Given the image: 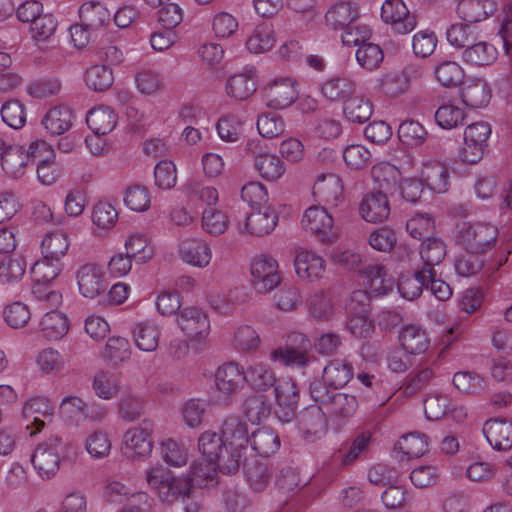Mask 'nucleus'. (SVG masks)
Returning a JSON list of instances; mask_svg holds the SVG:
<instances>
[{
  "label": "nucleus",
  "instance_id": "26",
  "mask_svg": "<svg viewBox=\"0 0 512 512\" xmlns=\"http://www.w3.org/2000/svg\"><path fill=\"white\" fill-rule=\"evenodd\" d=\"M387 195L379 192L368 194L360 204L361 216L367 222H382L390 214V205Z\"/></svg>",
  "mask_w": 512,
  "mask_h": 512
},
{
  "label": "nucleus",
  "instance_id": "7",
  "mask_svg": "<svg viewBox=\"0 0 512 512\" xmlns=\"http://www.w3.org/2000/svg\"><path fill=\"white\" fill-rule=\"evenodd\" d=\"M153 422L144 419L139 426L127 430L124 434V455L130 459H142L149 456L153 449L151 438Z\"/></svg>",
  "mask_w": 512,
  "mask_h": 512
},
{
  "label": "nucleus",
  "instance_id": "37",
  "mask_svg": "<svg viewBox=\"0 0 512 512\" xmlns=\"http://www.w3.org/2000/svg\"><path fill=\"white\" fill-rule=\"evenodd\" d=\"M427 269L421 268L415 271L413 275L400 277L398 290L404 298L414 300L422 294L423 289L426 287V280L432 279V273Z\"/></svg>",
  "mask_w": 512,
  "mask_h": 512
},
{
  "label": "nucleus",
  "instance_id": "1",
  "mask_svg": "<svg viewBox=\"0 0 512 512\" xmlns=\"http://www.w3.org/2000/svg\"><path fill=\"white\" fill-rule=\"evenodd\" d=\"M457 243L469 254L484 255L499 241V229L489 222H462L457 226Z\"/></svg>",
  "mask_w": 512,
  "mask_h": 512
},
{
  "label": "nucleus",
  "instance_id": "32",
  "mask_svg": "<svg viewBox=\"0 0 512 512\" xmlns=\"http://www.w3.org/2000/svg\"><path fill=\"white\" fill-rule=\"evenodd\" d=\"M117 119V114L113 109L108 106H100L87 113L86 123L94 134L106 135L115 128Z\"/></svg>",
  "mask_w": 512,
  "mask_h": 512
},
{
  "label": "nucleus",
  "instance_id": "35",
  "mask_svg": "<svg viewBox=\"0 0 512 512\" xmlns=\"http://www.w3.org/2000/svg\"><path fill=\"white\" fill-rule=\"evenodd\" d=\"M72 121V111L66 106H57L45 114L42 124L51 135H62L72 127Z\"/></svg>",
  "mask_w": 512,
  "mask_h": 512
},
{
  "label": "nucleus",
  "instance_id": "56",
  "mask_svg": "<svg viewBox=\"0 0 512 512\" xmlns=\"http://www.w3.org/2000/svg\"><path fill=\"white\" fill-rule=\"evenodd\" d=\"M275 44L274 31L270 25H258L247 39L246 46L250 52L263 53Z\"/></svg>",
  "mask_w": 512,
  "mask_h": 512
},
{
  "label": "nucleus",
  "instance_id": "40",
  "mask_svg": "<svg viewBox=\"0 0 512 512\" xmlns=\"http://www.w3.org/2000/svg\"><path fill=\"white\" fill-rule=\"evenodd\" d=\"M373 114V104L368 98L353 95L343 105V116L352 123L363 124Z\"/></svg>",
  "mask_w": 512,
  "mask_h": 512
},
{
  "label": "nucleus",
  "instance_id": "55",
  "mask_svg": "<svg viewBox=\"0 0 512 512\" xmlns=\"http://www.w3.org/2000/svg\"><path fill=\"white\" fill-rule=\"evenodd\" d=\"M454 386L461 392L466 394H480L487 388V382L481 375L469 372H456L453 376Z\"/></svg>",
  "mask_w": 512,
  "mask_h": 512
},
{
  "label": "nucleus",
  "instance_id": "51",
  "mask_svg": "<svg viewBox=\"0 0 512 512\" xmlns=\"http://www.w3.org/2000/svg\"><path fill=\"white\" fill-rule=\"evenodd\" d=\"M420 254L423 260L422 268H428L427 270L431 272L435 270L434 266L440 264L445 258L446 245L439 238L429 237L424 240Z\"/></svg>",
  "mask_w": 512,
  "mask_h": 512
},
{
  "label": "nucleus",
  "instance_id": "53",
  "mask_svg": "<svg viewBox=\"0 0 512 512\" xmlns=\"http://www.w3.org/2000/svg\"><path fill=\"white\" fill-rule=\"evenodd\" d=\"M95 394L102 399H112L120 390V377L108 371L98 372L92 382Z\"/></svg>",
  "mask_w": 512,
  "mask_h": 512
},
{
  "label": "nucleus",
  "instance_id": "44",
  "mask_svg": "<svg viewBox=\"0 0 512 512\" xmlns=\"http://www.w3.org/2000/svg\"><path fill=\"white\" fill-rule=\"evenodd\" d=\"M39 325L43 335L48 340L61 339L69 329L67 317L57 310L47 312L42 317Z\"/></svg>",
  "mask_w": 512,
  "mask_h": 512
},
{
  "label": "nucleus",
  "instance_id": "12",
  "mask_svg": "<svg viewBox=\"0 0 512 512\" xmlns=\"http://www.w3.org/2000/svg\"><path fill=\"white\" fill-rule=\"evenodd\" d=\"M353 378V366L346 359H332L323 368L322 378L315 379L309 386V393H314L316 384H321L324 390H339Z\"/></svg>",
  "mask_w": 512,
  "mask_h": 512
},
{
  "label": "nucleus",
  "instance_id": "27",
  "mask_svg": "<svg viewBox=\"0 0 512 512\" xmlns=\"http://www.w3.org/2000/svg\"><path fill=\"white\" fill-rule=\"evenodd\" d=\"M30 164L31 161L27 151L18 145L8 147L1 159L3 171L8 177L14 179L21 178Z\"/></svg>",
  "mask_w": 512,
  "mask_h": 512
},
{
  "label": "nucleus",
  "instance_id": "19",
  "mask_svg": "<svg viewBox=\"0 0 512 512\" xmlns=\"http://www.w3.org/2000/svg\"><path fill=\"white\" fill-rule=\"evenodd\" d=\"M294 267L297 276L307 282H313L323 277L325 261L312 251L301 250L296 253Z\"/></svg>",
  "mask_w": 512,
  "mask_h": 512
},
{
  "label": "nucleus",
  "instance_id": "30",
  "mask_svg": "<svg viewBox=\"0 0 512 512\" xmlns=\"http://www.w3.org/2000/svg\"><path fill=\"white\" fill-rule=\"evenodd\" d=\"M449 171L439 161H427L423 163L421 180L423 185L436 192L443 193L448 189Z\"/></svg>",
  "mask_w": 512,
  "mask_h": 512
},
{
  "label": "nucleus",
  "instance_id": "48",
  "mask_svg": "<svg viewBox=\"0 0 512 512\" xmlns=\"http://www.w3.org/2000/svg\"><path fill=\"white\" fill-rule=\"evenodd\" d=\"M133 337L136 346L140 350L145 352H152L158 347L160 330L153 323H139L133 330Z\"/></svg>",
  "mask_w": 512,
  "mask_h": 512
},
{
  "label": "nucleus",
  "instance_id": "38",
  "mask_svg": "<svg viewBox=\"0 0 512 512\" xmlns=\"http://www.w3.org/2000/svg\"><path fill=\"white\" fill-rule=\"evenodd\" d=\"M110 16L109 10L100 2L84 3L79 9L81 22L92 31L106 26Z\"/></svg>",
  "mask_w": 512,
  "mask_h": 512
},
{
  "label": "nucleus",
  "instance_id": "46",
  "mask_svg": "<svg viewBox=\"0 0 512 512\" xmlns=\"http://www.w3.org/2000/svg\"><path fill=\"white\" fill-rule=\"evenodd\" d=\"M54 412V406L50 400L45 396H36L30 398L25 402L22 414L23 417L29 419L33 416V424L37 431H40L44 427V421L36 415L51 416Z\"/></svg>",
  "mask_w": 512,
  "mask_h": 512
},
{
  "label": "nucleus",
  "instance_id": "14",
  "mask_svg": "<svg viewBox=\"0 0 512 512\" xmlns=\"http://www.w3.org/2000/svg\"><path fill=\"white\" fill-rule=\"evenodd\" d=\"M276 415L282 423H290L296 416L299 389L291 379H279L274 387Z\"/></svg>",
  "mask_w": 512,
  "mask_h": 512
},
{
  "label": "nucleus",
  "instance_id": "64",
  "mask_svg": "<svg viewBox=\"0 0 512 512\" xmlns=\"http://www.w3.org/2000/svg\"><path fill=\"white\" fill-rule=\"evenodd\" d=\"M62 266L60 260H50L43 256L31 268L33 282H52L60 274Z\"/></svg>",
  "mask_w": 512,
  "mask_h": 512
},
{
  "label": "nucleus",
  "instance_id": "17",
  "mask_svg": "<svg viewBox=\"0 0 512 512\" xmlns=\"http://www.w3.org/2000/svg\"><path fill=\"white\" fill-rule=\"evenodd\" d=\"M305 230L316 235L323 243L332 242L333 218L323 207H309L301 220Z\"/></svg>",
  "mask_w": 512,
  "mask_h": 512
},
{
  "label": "nucleus",
  "instance_id": "62",
  "mask_svg": "<svg viewBox=\"0 0 512 512\" xmlns=\"http://www.w3.org/2000/svg\"><path fill=\"white\" fill-rule=\"evenodd\" d=\"M446 38L450 45L456 49H466L477 41V34L469 24H452L446 31Z\"/></svg>",
  "mask_w": 512,
  "mask_h": 512
},
{
  "label": "nucleus",
  "instance_id": "43",
  "mask_svg": "<svg viewBox=\"0 0 512 512\" xmlns=\"http://www.w3.org/2000/svg\"><path fill=\"white\" fill-rule=\"evenodd\" d=\"M217 463L204 460L193 462L189 474L186 476L193 490L195 488L214 485L217 476Z\"/></svg>",
  "mask_w": 512,
  "mask_h": 512
},
{
  "label": "nucleus",
  "instance_id": "54",
  "mask_svg": "<svg viewBox=\"0 0 512 512\" xmlns=\"http://www.w3.org/2000/svg\"><path fill=\"white\" fill-rule=\"evenodd\" d=\"M412 72L417 74L412 67H406L401 72L386 75L382 80L383 91L391 96L405 93L410 86Z\"/></svg>",
  "mask_w": 512,
  "mask_h": 512
},
{
  "label": "nucleus",
  "instance_id": "34",
  "mask_svg": "<svg viewBox=\"0 0 512 512\" xmlns=\"http://www.w3.org/2000/svg\"><path fill=\"white\" fill-rule=\"evenodd\" d=\"M313 194L326 204L336 205L342 195L340 178L335 174L318 176L313 186Z\"/></svg>",
  "mask_w": 512,
  "mask_h": 512
},
{
  "label": "nucleus",
  "instance_id": "4",
  "mask_svg": "<svg viewBox=\"0 0 512 512\" xmlns=\"http://www.w3.org/2000/svg\"><path fill=\"white\" fill-rule=\"evenodd\" d=\"M220 432L228 452L237 456L239 469L251 438L248 422L240 415H229L223 420Z\"/></svg>",
  "mask_w": 512,
  "mask_h": 512
},
{
  "label": "nucleus",
  "instance_id": "42",
  "mask_svg": "<svg viewBox=\"0 0 512 512\" xmlns=\"http://www.w3.org/2000/svg\"><path fill=\"white\" fill-rule=\"evenodd\" d=\"M226 93L236 100L249 98L257 89L252 70L229 77L226 83Z\"/></svg>",
  "mask_w": 512,
  "mask_h": 512
},
{
  "label": "nucleus",
  "instance_id": "47",
  "mask_svg": "<svg viewBox=\"0 0 512 512\" xmlns=\"http://www.w3.org/2000/svg\"><path fill=\"white\" fill-rule=\"evenodd\" d=\"M396 446L407 459L418 458L428 451V437L419 432L408 433L401 437Z\"/></svg>",
  "mask_w": 512,
  "mask_h": 512
},
{
  "label": "nucleus",
  "instance_id": "36",
  "mask_svg": "<svg viewBox=\"0 0 512 512\" xmlns=\"http://www.w3.org/2000/svg\"><path fill=\"white\" fill-rule=\"evenodd\" d=\"M358 11L348 2H339L333 5L325 14L326 25L333 30H343L356 21Z\"/></svg>",
  "mask_w": 512,
  "mask_h": 512
},
{
  "label": "nucleus",
  "instance_id": "49",
  "mask_svg": "<svg viewBox=\"0 0 512 512\" xmlns=\"http://www.w3.org/2000/svg\"><path fill=\"white\" fill-rule=\"evenodd\" d=\"M84 79L88 88L97 92L109 89L114 82L113 72L105 64H95L89 67L85 72Z\"/></svg>",
  "mask_w": 512,
  "mask_h": 512
},
{
  "label": "nucleus",
  "instance_id": "58",
  "mask_svg": "<svg viewBox=\"0 0 512 512\" xmlns=\"http://www.w3.org/2000/svg\"><path fill=\"white\" fill-rule=\"evenodd\" d=\"M399 140L408 147L422 145L427 137L426 129L415 120H406L399 125Z\"/></svg>",
  "mask_w": 512,
  "mask_h": 512
},
{
  "label": "nucleus",
  "instance_id": "28",
  "mask_svg": "<svg viewBox=\"0 0 512 512\" xmlns=\"http://www.w3.org/2000/svg\"><path fill=\"white\" fill-rule=\"evenodd\" d=\"M179 255L181 259L196 267H205L211 260L209 245L199 239H186L180 244Z\"/></svg>",
  "mask_w": 512,
  "mask_h": 512
},
{
  "label": "nucleus",
  "instance_id": "57",
  "mask_svg": "<svg viewBox=\"0 0 512 512\" xmlns=\"http://www.w3.org/2000/svg\"><path fill=\"white\" fill-rule=\"evenodd\" d=\"M271 411V403L264 395H250L244 402L245 415L253 423H260L266 420L270 416Z\"/></svg>",
  "mask_w": 512,
  "mask_h": 512
},
{
  "label": "nucleus",
  "instance_id": "25",
  "mask_svg": "<svg viewBox=\"0 0 512 512\" xmlns=\"http://www.w3.org/2000/svg\"><path fill=\"white\" fill-rule=\"evenodd\" d=\"M399 342L403 350L410 355L425 353L430 347L427 331L420 325H405L399 333Z\"/></svg>",
  "mask_w": 512,
  "mask_h": 512
},
{
  "label": "nucleus",
  "instance_id": "10",
  "mask_svg": "<svg viewBox=\"0 0 512 512\" xmlns=\"http://www.w3.org/2000/svg\"><path fill=\"white\" fill-rule=\"evenodd\" d=\"M301 438L306 443H315L327 432L328 420L321 406L310 405L297 416Z\"/></svg>",
  "mask_w": 512,
  "mask_h": 512
},
{
  "label": "nucleus",
  "instance_id": "2",
  "mask_svg": "<svg viewBox=\"0 0 512 512\" xmlns=\"http://www.w3.org/2000/svg\"><path fill=\"white\" fill-rule=\"evenodd\" d=\"M69 443L55 435L39 443L31 457L37 474L42 479H52L60 469L61 462L68 456Z\"/></svg>",
  "mask_w": 512,
  "mask_h": 512
},
{
  "label": "nucleus",
  "instance_id": "50",
  "mask_svg": "<svg viewBox=\"0 0 512 512\" xmlns=\"http://www.w3.org/2000/svg\"><path fill=\"white\" fill-rule=\"evenodd\" d=\"M67 234L63 232H53L46 235L41 243V252L45 258L50 260H60L67 253L69 248Z\"/></svg>",
  "mask_w": 512,
  "mask_h": 512
},
{
  "label": "nucleus",
  "instance_id": "52",
  "mask_svg": "<svg viewBox=\"0 0 512 512\" xmlns=\"http://www.w3.org/2000/svg\"><path fill=\"white\" fill-rule=\"evenodd\" d=\"M246 378V383L256 391H266L270 387H275L278 381L274 372L262 364L250 366L246 371Z\"/></svg>",
  "mask_w": 512,
  "mask_h": 512
},
{
  "label": "nucleus",
  "instance_id": "23",
  "mask_svg": "<svg viewBox=\"0 0 512 512\" xmlns=\"http://www.w3.org/2000/svg\"><path fill=\"white\" fill-rule=\"evenodd\" d=\"M374 182L378 185L379 193L393 196L399 192L402 174L400 170L388 162H381L372 167Z\"/></svg>",
  "mask_w": 512,
  "mask_h": 512
},
{
  "label": "nucleus",
  "instance_id": "39",
  "mask_svg": "<svg viewBox=\"0 0 512 512\" xmlns=\"http://www.w3.org/2000/svg\"><path fill=\"white\" fill-rule=\"evenodd\" d=\"M249 444L261 457H269L279 449L280 439L272 429L262 427L251 433Z\"/></svg>",
  "mask_w": 512,
  "mask_h": 512
},
{
  "label": "nucleus",
  "instance_id": "15",
  "mask_svg": "<svg viewBox=\"0 0 512 512\" xmlns=\"http://www.w3.org/2000/svg\"><path fill=\"white\" fill-rule=\"evenodd\" d=\"M76 279L79 292L85 298L93 299L103 294L108 287L101 267L94 263L80 266L76 273Z\"/></svg>",
  "mask_w": 512,
  "mask_h": 512
},
{
  "label": "nucleus",
  "instance_id": "41",
  "mask_svg": "<svg viewBox=\"0 0 512 512\" xmlns=\"http://www.w3.org/2000/svg\"><path fill=\"white\" fill-rule=\"evenodd\" d=\"M242 463L244 464L245 476L252 489L257 492L265 490L272 477L268 464L256 459L247 460L246 457Z\"/></svg>",
  "mask_w": 512,
  "mask_h": 512
},
{
  "label": "nucleus",
  "instance_id": "63",
  "mask_svg": "<svg viewBox=\"0 0 512 512\" xmlns=\"http://www.w3.org/2000/svg\"><path fill=\"white\" fill-rule=\"evenodd\" d=\"M437 80L442 86L457 87L464 82V70L462 67L453 61H445L435 69Z\"/></svg>",
  "mask_w": 512,
  "mask_h": 512
},
{
  "label": "nucleus",
  "instance_id": "3",
  "mask_svg": "<svg viewBox=\"0 0 512 512\" xmlns=\"http://www.w3.org/2000/svg\"><path fill=\"white\" fill-rule=\"evenodd\" d=\"M311 398L327 408L330 417L343 424L354 415L358 408V400L354 395L337 392V390H324L321 384H316Z\"/></svg>",
  "mask_w": 512,
  "mask_h": 512
},
{
  "label": "nucleus",
  "instance_id": "21",
  "mask_svg": "<svg viewBox=\"0 0 512 512\" xmlns=\"http://www.w3.org/2000/svg\"><path fill=\"white\" fill-rule=\"evenodd\" d=\"M492 91L486 80L482 78H469L462 84V102L470 108L478 109L488 105Z\"/></svg>",
  "mask_w": 512,
  "mask_h": 512
},
{
  "label": "nucleus",
  "instance_id": "9",
  "mask_svg": "<svg viewBox=\"0 0 512 512\" xmlns=\"http://www.w3.org/2000/svg\"><path fill=\"white\" fill-rule=\"evenodd\" d=\"M297 86V81L289 77L275 79L262 90L266 106L274 110L291 106L299 96Z\"/></svg>",
  "mask_w": 512,
  "mask_h": 512
},
{
  "label": "nucleus",
  "instance_id": "61",
  "mask_svg": "<svg viewBox=\"0 0 512 512\" xmlns=\"http://www.w3.org/2000/svg\"><path fill=\"white\" fill-rule=\"evenodd\" d=\"M383 59L384 53L381 47L371 42L361 44L356 51L358 64L368 71L377 69L383 62Z\"/></svg>",
  "mask_w": 512,
  "mask_h": 512
},
{
  "label": "nucleus",
  "instance_id": "59",
  "mask_svg": "<svg viewBox=\"0 0 512 512\" xmlns=\"http://www.w3.org/2000/svg\"><path fill=\"white\" fill-rule=\"evenodd\" d=\"M333 303L328 292L320 290L308 299L309 315L317 320H328L333 314Z\"/></svg>",
  "mask_w": 512,
  "mask_h": 512
},
{
  "label": "nucleus",
  "instance_id": "29",
  "mask_svg": "<svg viewBox=\"0 0 512 512\" xmlns=\"http://www.w3.org/2000/svg\"><path fill=\"white\" fill-rule=\"evenodd\" d=\"M496 10L493 0H461L456 12L467 23H476L485 20Z\"/></svg>",
  "mask_w": 512,
  "mask_h": 512
},
{
  "label": "nucleus",
  "instance_id": "11",
  "mask_svg": "<svg viewBox=\"0 0 512 512\" xmlns=\"http://www.w3.org/2000/svg\"><path fill=\"white\" fill-rule=\"evenodd\" d=\"M252 283L259 293H268L281 282L277 261L267 255L256 257L251 264Z\"/></svg>",
  "mask_w": 512,
  "mask_h": 512
},
{
  "label": "nucleus",
  "instance_id": "13",
  "mask_svg": "<svg viewBox=\"0 0 512 512\" xmlns=\"http://www.w3.org/2000/svg\"><path fill=\"white\" fill-rule=\"evenodd\" d=\"M381 18L402 35L412 32L417 26V16L410 13L402 0H385L381 7Z\"/></svg>",
  "mask_w": 512,
  "mask_h": 512
},
{
  "label": "nucleus",
  "instance_id": "6",
  "mask_svg": "<svg viewBox=\"0 0 512 512\" xmlns=\"http://www.w3.org/2000/svg\"><path fill=\"white\" fill-rule=\"evenodd\" d=\"M491 127L487 122H476L466 127L464 131V143L460 156L463 162L468 164L478 163L488 146Z\"/></svg>",
  "mask_w": 512,
  "mask_h": 512
},
{
  "label": "nucleus",
  "instance_id": "16",
  "mask_svg": "<svg viewBox=\"0 0 512 512\" xmlns=\"http://www.w3.org/2000/svg\"><path fill=\"white\" fill-rule=\"evenodd\" d=\"M176 321L181 331L191 339L201 340L210 330L208 316L197 307L182 309L177 314Z\"/></svg>",
  "mask_w": 512,
  "mask_h": 512
},
{
  "label": "nucleus",
  "instance_id": "60",
  "mask_svg": "<svg viewBox=\"0 0 512 512\" xmlns=\"http://www.w3.org/2000/svg\"><path fill=\"white\" fill-rule=\"evenodd\" d=\"M26 270V261L22 256L4 257L0 261V284L18 282Z\"/></svg>",
  "mask_w": 512,
  "mask_h": 512
},
{
  "label": "nucleus",
  "instance_id": "8",
  "mask_svg": "<svg viewBox=\"0 0 512 512\" xmlns=\"http://www.w3.org/2000/svg\"><path fill=\"white\" fill-rule=\"evenodd\" d=\"M309 339L302 333L294 332L288 336L287 344L271 352V359L284 365L303 367L309 362Z\"/></svg>",
  "mask_w": 512,
  "mask_h": 512
},
{
  "label": "nucleus",
  "instance_id": "45",
  "mask_svg": "<svg viewBox=\"0 0 512 512\" xmlns=\"http://www.w3.org/2000/svg\"><path fill=\"white\" fill-rule=\"evenodd\" d=\"M249 149L255 155V168L264 179L275 181L284 174L285 166L278 156L269 153H259V155H256V152L251 147Z\"/></svg>",
  "mask_w": 512,
  "mask_h": 512
},
{
  "label": "nucleus",
  "instance_id": "22",
  "mask_svg": "<svg viewBox=\"0 0 512 512\" xmlns=\"http://www.w3.org/2000/svg\"><path fill=\"white\" fill-rule=\"evenodd\" d=\"M356 82L345 75H334L321 84V94L331 102H342L356 94Z\"/></svg>",
  "mask_w": 512,
  "mask_h": 512
},
{
  "label": "nucleus",
  "instance_id": "20",
  "mask_svg": "<svg viewBox=\"0 0 512 512\" xmlns=\"http://www.w3.org/2000/svg\"><path fill=\"white\" fill-rule=\"evenodd\" d=\"M193 488L187 477H171L164 490H161L160 498L163 501L173 502L181 499L186 512H197L199 505L191 501Z\"/></svg>",
  "mask_w": 512,
  "mask_h": 512
},
{
  "label": "nucleus",
  "instance_id": "24",
  "mask_svg": "<svg viewBox=\"0 0 512 512\" xmlns=\"http://www.w3.org/2000/svg\"><path fill=\"white\" fill-rule=\"evenodd\" d=\"M483 433L494 449L506 451L512 448V421L490 419L485 422Z\"/></svg>",
  "mask_w": 512,
  "mask_h": 512
},
{
  "label": "nucleus",
  "instance_id": "5",
  "mask_svg": "<svg viewBox=\"0 0 512 512\" xmlns=\"http://www.w3.org/2000/svg\"><path fill=\"white\" fill-rule=\"evenodd\" d=\"M199 451L206 460L216 462L220 472L234 474L238 471V460L225 447L224 439L213 431H205L198 440Z\"/></svg>",
  "mask_w": 512,
  "mask_h": 512
},
{
  "label": "nucleus",
  "instance_id": "31",
  "mask_svg": "<svg viewBox=\"0 0 512 512\" xmlns=\"http://www.w3.org/2000/svg\"><path fill=\"white\" fill-rule=\"evenodd\" d=\"M278 216L270 207L254 211L246 217L245 228L255 236L261 237L272 232L277 225Z\"/></svg>",
  "mask_w": 512,
  "mask_h": 512
},
{
  "label": "nucleus",
  "instance_id": "33",
  "mask_svg": "<svg viewBox=\"0 0 512 512\" xmlns=\"http://www.w3.org/2000/svg\"><path fill=\"white\" fill-rule=\"evenodd\" d=\"M498 56L497 49L491 43L475 41L462 52V60L474 66H487L492 64Z\"/></svg>",
  "mask_w": 512,
  "mask_h": 512
},
{
  "label": "nucleus",
  "instance_id": "18",
  "mask_svg": "<svg viewBox=\"0 0 512 512\" xmlns=\"http://www.w3.org/2000/svg\"><path fill=\"white\" fill-rule=\"evenodd\" d=\"M246 380V371L236 362L224 363L215 372L216 387L225 395L239 392L244 387Z\"/></svg>",
  "mask_w": 512,
  "mask_h": 512
}]
</instances>
